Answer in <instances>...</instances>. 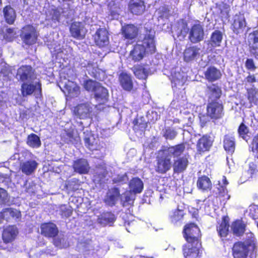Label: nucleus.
Wrapping results in <instances>:
<instances>
[{
	"label": "nucleus",
	"instance_id": "35",
	"mask_svg": "<svg viewBox=\"0 0 258 258\" xmlns=\"http://www.w3.org/2000/svg\"><path fill=\"white\" fill-rule=\"evenodd\" d=\"M197 186L199 189L206 191L211 189L212 184L208 177L203 176L199 178L197 181Z\"/></svg>",
	"mask_w": 258,
	"mask_h": 258
},
{
	"label": "nucleus",
	"instance_id": "62",
	"mask_svg": "<svg viewBox=\"0 0 258 258\" xmlns=\"http://www.w3.org/2000/svg\"><path fill=\"white\" fill-rule=\"evenodd\" d=\"M250 51L251 53L254 56V57L258 59V47L257 46H255L254 45H251L250 42Z\"/></svg>",
	"mask_w": 258,
	"mask_h": 258
},
{
	"label": "nucleus",
	"instance_id": "37",
	"mask_svg": "<svg viewBox=\"0 0 258 258\" xmlns=\"http://www.w3.org/2000/svg\"><path fill=\"white\" fill-rule=\"evenodd\" d=\"M6 21L9 24H13L16 19V13L14 10L10 6H6L3 10Z\"/></svg>",
	"mask_w": 258,
	"mask_h": 258
},
{
	"label": "nucleus",
	"instance_id": "8",
	"mask_svg": "<svg viewBox=\"0 0 258 258\" xmlns=\"http://www.w3.org/2000/svg\"><path fill=\"white\" fill-rule=\"evenodd\" d=\"M183 251L185 258H201L203 253L199 241L188 243L184 246Z\"/></svg>",
	"mask_w": 258,
	"mask_h": 258
},
{
	"label": "nucleus",
	"instance_id": "21",
	"mask_svg": "<svg viewBox=\"0 0 258 258\" xmlns=\"http://www.w3.org/2000/svg\"><path fill=\"white\" fill-rule=\"evenodd\" d=\"M38 163L33 160L26 161L20 164V169L22 172L27 175H31L36 169Z\"/></svg>",
	"mask_w": 258,
	"mask_h": 258
},
{
	"label": "nucleus",
	"instance_id": "33",
	"mask_svg": "<svg viewBox=\"0 0 258 258\" xmlns=\"http://www.w3.org/2000/svg\"><path fill=\"white\" fill-rule=\"evenodd\" d=\"M115 221L114 214L110 212L104 213L98 216L97 221L103 226L112 223Z\"/></svg>",
	"mask_w": 258,
	"mask_h": 258
},
{
	"label": "nucleus",
	"instance_id": "9",
	"mask_svg": "<svg viewBox=\"0 0 258 258\" xmlns=\"http://www.w3.org/2000/svg\"><path fill=\"white\" fill-rule=\"evenodd\" d=\"M184 237L188 242H196L199 240L200 235V230L199 227L194 223H190L185 226L183 230Z\"/></svg>",
	"mask_w": 258,
	"mask_h": 258
},
{
	"label": "nucleus",
	"instance_id": "41",
	"mask_svg": "<svg viewBox=\"0 0 258 258\" xmlns=\"http://www.w3.org/2000/svg\"><path fill=\"white\" fill-rule=\"evenodd\" d=\"M27 143L32 148H38L41 145L40 138L34 134H31L28 136Z\"/></svg>",
	"mask_w": 258,
	"mask_h": 258
},
{
	"label": "nucleus",
	"instance_id": "4",
	"mask_svg": "<svg viewBox=\"0 0 258 258\" xmlns=\"http://www.w3.org/2000/svg\"><path fill=\"white\" fill-rule=\"evenodd\" d=\"M83 86L88 92L94 93V97L99 104H103L108 100V92L107 90L100 85V83L92 80L84 81Z\"/></svg>",
	"mask_w": 258,
	"mask_h": 258
},
{
	"label": "nucleus",
	"instance_id": "31",
	"mask_svg": "<svg viewBox=\"0 0 258 258\" xmlns=\"http://www.w3.org/2000/svg\"><path fill=\"white\" fill-rule=\"evenodd\" d=\"M188 162L185 157L178 158L175 160L173 164V170L175 172H181L187 167Z\"/></svg>",
	"mask_w": 258,
	"mask_h": 258
},
{
	"label": "nucleus",
	"instance_id": "39",
	"mask_svg": "<svg viewBox=\"0 0 258 258\" xmlns=\"http://www.w3.org/2000/svg\"><path fill=\"white\" fill-rule=\"evenodd\" d=\"M224 148L230 153H232L235 149L234 139L232 137L226 136L224 141Z\"/></svg>",
	"mask_w": 258,
	"mask_h": 258
},
{
	"label": "nucleus",
	"instance_id": "14",
	"mask_svg": "<svg viewBox=\"0 0 258 258\" xmlns=\"http://www.w3.org/2000/svg\"><path fill=\"white\" fill-rule=\"evenodd\" d=\"M223 109L222 104L218 102L209 103L207 107V114L212 118H219L223 114Z\"/></svg>",
	"mask_w": 258,
	"mask_h": 258
},
{
	"label": "nucleus",
	"instance_id": "13",
	"mask_svg": "<svg viewBox=\"0 0 258 258\" xmlns=\"http://www.w3.org/2000/svg\"><path fill=\"white\" fill-rule=\"evenodd\" d=\"M204 29L201 24H196L191 27L189 33V39L191 42H199L204 39Z\"/></svg>",
	"mask_w": 258,
	"mask_h": 258
},
{
	"label": "nucleus",
	"instance_id": "23",
	"mask_svg": "<svg viewBox=\"0 0 258 258\" xmlns=\"http://www.w3.org/2000/svg\"><path fill=\"white\" fill-rule=\"evenodd\" d=\"M122 34L125 39H133L138 35V29L134 25H126L122 27Z\"/></svg>",
	"mask_w": 258,
	"mask_h": 258
},
{
	"label": "nucleus",
	"instance_id": "6",
	"mask_svg": "<svg viewBox=\"0 0 258 258\" xmlns=\"http://www.w3.org/2000/svg\"><path fill=\"white\" fill-rule=\"evenodd\" d=\"M21 92L22 95L25 97L35 93L37 97L41 94V84L38 79L25 82L21 86Z\"/></svg>",
	"mask_w": 258,
	"mask_h": 258
},
{
	"label": "nucleus",
	"instance_id": "59",
	"mask_svg": "<svg viewBox=\"0 0 258 258\" xmlns=\"http://www.w3.org/2000/svg\"><path fill=\"white\" fill-rule=\"evenodd\" d=\"M245 66L247 70L252 72L254 71L256 69V66L252 59H247L245 63Z\"/></svg>",
	"mask_w": 258,
	"mask_h": 258
},
{
	"label": "nucleus",
	"instance_id": "3",
	"mask_svg": "<svg viewBox=\"0 0 258 258\" xmlns=\"http://www.w3.org/2000/svg\"><path fill=\"white\" fill-rule=\"evenodd\" d=\"M247 239L243 242L235 243L233 248L235 258H246L249 252L253 253L256 249V241L253 234H247Z\"/></svg>",
	"mask_w": 258,
	"mask_h": 258
},
{
	"label": "nucleus",
	"instance_id": "1",
	"mask_svg": "<svg viewBox=\"0 0 258 258\" xmlns=\"http://www.w3.org/2000/svg\"><path fill=\"white\" fill-rule=\"evenodd\" d=\"M184 149L185 147L183 144H179L163 150L162 154L157 158L156 171L160 173H165L170 170L172 166L171 157L180 156Z\"/></svg>",
	"mask_w": 258,
	"mask_h": 258
},
{
	"label": "nucleus",
	"instance_id": "29",
	"mask_svg": "<svg viewBox=\"0 0 258 258\" xmlns=\"http://www.w3.org/2000/svg\"><path fill=\"white\" fill-rule=\"evenodd\" d=\"M120 85L126 91H131L133 87V81L130 75L122 73L119 77Z\"/></svg>",
	"mask_w": 258,
	"mask_h": 258
},
{
	"label": "nucleus",
	"instance_id": "38",
	"mask_svg": "<svg viewBox=\"0 0 258 258\" xmlns=\"http://www.w3.org/2000/svg\"><path fill=\"white\" fill-rule=\"evenodd\" d=\"M208 93L209 98L212 100L220 98L221 94L220 88L215 84H212L208 87Z\"/></svg>",
	"mask_w": 258,
	"mask_h": 258
},
{
	"label": "nucleus",
	"instance_id": "64",
	"mask_svg": "<svg viewBox=\"0 0 258 258\" xmlns=\"http://www.w3.org/2000/svg\"><path fill=\"white\" fill-rule=\"evenodd\" d=\"M247 82L252 83L256 82V79L254 75H251L249 74V75L245 78Z\"/></svg>",
	"mask_w": 258,
	"mask_h": 258
},
{
	"label": "nucleus",
	"instance_id": "5",
	"mask_svg": "<svg viewBox=\"0 0 258 258\" xmlns=\"http://www.w3.org/2000/svg\"><path fill=\"white\" fill-rule=\"evenodd\" d=\"M59 87L67 97H77L80 93V88L76 83L64 79L59 83Z\"/></svg>",
	"mask_w": 258,
	"mask_h": 258
},
{
	"label": "nucleus",
	"instance_id": "57",
	"mask_svg": "<svg viewBox=\"0 0 258 258\" xmlns=\"http://www.w3.org/2000/svg\"><path fill=\"white\" fill-rule=\"evenodd\" d=\"M249 214L253 219L258 216V206L255 205H251L249 208Z\"/></svg>",
	"mask_w": 258,
	"mask_h": 258
},
{
	"label": "nucleus",
	"instance_id": "43",
	"mask_svg": "<svg viewBox=\"0 0 258 258\" xmlns=\"http://www.w3.org/2000/svg\"><path fill=\"white\" fill-rule=\"evenodd\" d=\"M228 222L226 217L223 218L221 223L217 227V231L221 237H225L228 232Z\"/></svg>",
	"mask_w": 258,
	"mask_h": 258
},
{
	"label": "nucleus",
	"instance_id": "42",
	"mask_svg": "<svg viewBox=\"0 0 258 258\" xmlns=\"http://www.w3.org/2000/svg\"><path fill=\"white\" fill-rule=\"evenodd\" d=\"M183 215V211L182 210H179L177 208L172 210L170 212L169 214V218L171 222L175 223L180 221L182 219Z\"/></svg>",
	"mask_w": 258,
	"mask_h": 258
},
{
	"label": "nucleus",
	"instance_id": "45",
	"mask_svg": "<svg viewBox=\"0 0 258 258\" xmlns=\"http://www.w3.org/2000/svg\"><path fill=\"white\" fill-rule=\"evenodd\" d=\"M256 169V165L254 163H250L249 164V169L247 172H244V175L242 176L240 179V182L241 183L244 182L249 178L251 176V175L254 173Z\"/></svg>",
	"mask_w": 258,
	"mask_h": 258
},
{
	"label": "nucleus",
	"instance_id": "25",
	"mask_svg": "<svg viewBox=\"0 0 258 258\" xmlns=\"http://www.w3.org/2000/svg\"><path fill=\"white\" fill-rule=\"evenodd\" d=\"M129 9L132 13L141 15L144 12L145 6L142 0H132L130 2Z\"/></svg>",
	"mask_w": 258,
	"mask_h": 258
},
{
	"label": "nucleus",
	"instance_id": "20",
	"mask_svg": "<svg viewBox=\"0 0 258 258\" xmlns=\"http://www.w3.org/2000/svg\"><path fill=\"white\" fill-rule=\"evenodd\" d=\"M91 109L90 104L83 103L77 106L74 109V112L80 118H85L88 116Z\"/></svg>",
	"mask_w": 258,
	"mask_h": 258
},
{
	"label": "nucleus",
	"instance_id": "44",
	"mask_svg": "<svg viewBox=\"0 0 258 258\" xmlns=\"http://www.w3.org/2000/svg\"><path fill=\"white\" fill-rule=\"evenodd\" d=\"M133 70L135 75L140 79H145L147 77V72L143 66H135Z\"/></svg>",
	"mask_w": 258,
	"mask_h": 258
},
{
	"label": "nucleus",
	"instance_id": "52",
	"mask_svg": "<svg viewBox=\"0 0 258 258\" xmlns=\"http://www.w3.org/2000/svg\"><path fill=\"white\" fill-rule=\"evenodd\" d=\"M248 43L249 46H250V42L251 45L257 46L258 44V31H254L252 33H251L248 35Z\"/></svg>",
	"mask_w": 258,
	"mask_h": 258
},
{
	"label": "nucleus",
	"instance_id": "51",
	"mask_svg": "<svg viewBox=\"0 0 258 258\" xmlns=\"http://www.w3.org/2000/svg\"><path fill=\"white\" fill-rule=\"evenodd\" d=\"M238 133L239 136L244 140L247 141V134L248 133V129L247 127L243 123H241L238 128Z\"/></svg>",
	"mask_w": 258,
	"mask_h": 258
},
{
	"label": "nucleus",
	"instance_id": "28",
	"mask_svg": "<svg viewBox=\"0 0 258 258\" xmlns=\"http://www.w3.org/2000/svg\"><path fill=\"white\" fill-rule=\"evenodd\" d=\"M60 12L56 9H51L46 13V20L48 22V24L51 26H55L59 22Z\"/></svg>",
	"mask_w": 258,
	"mask_h": 258
},
{
	"label": "nucleus",
	"instance_id": "50",
	"mask_svg": "<svg viewBox=\"0 0 258 258\" xmlns=\"http://www.w3.org/2000/svg\"><path fill=\"white\" fill-rule=\"evenodd\" d=\"M16 30L11 28H7L4 34V38L8 41H12L16 37Z\"/></svg>",
	"mask_w": 258,
	"mask_h": 258
},
{
	"label": "nucleus",
	"instance_id": "24",
	"mask_svg": "<svg viewBox=\"0 0 258 258\" xmlns=\"http://www.w3.org/2000/svg\"><path fill=\"white\" fill-rule=\"evenodd\" d=\"M41 230L42 234L47 237H54L58 233L56 225L52 223H44L41 225Z\"/></svg>",
	"mask_w": 258,
	"mask_h": 258
},
{
	"label": "nucleus",
	"instance_id": "53",
	"mask_svg": "<svg viewBox=\"0 0 258 258\" xmlns=\"http://www.w3.org/2000/svg\"><path fill=\"white\" fill-rule=\"evenodd\" d=\"M60 212L62 216L68 217L70 216L72 213V209L71 206L61 205L60 207Z\"/></svg>",
	"mask_w": 258,
	"mask_h": 258
},
{
	"label": "nucleus",
	"instance_id": "56",
	"mask_svg": "<svg viewBox=\"0 0 258 258\" xmlns=\"http://www.w3.org/2000/svg\"><path fill=\"white\" fill-rule=\"evenodd\" d=\"M9 201L8 195L7 191L0 188V204H6Z\"/></svg>",
	"mask_w": 258,
	"mask_h": 258
},
{
	"label": "nucleus",
	"instance_id": "2",
	"mask_svg": "<svg viewBox=\"0 0 258 258\" xmlns=\"http://www.w3.org/2000/svg\"><path fill=\"white\" fill-rule=\"evenodd\" d=\"M154 36L149 34L145 36L142 41H139L131 50L129 58L134 61L142 60L146 53H152L155 51Z\"/></svg>",
	"mask_w": 258,
	"mask_h": 258
},
{
	"label": "nucleus",
	"instance_id": "32",
	"mask_svg": "<svg viewBox=\"0 0 258 258\" xmlns=\"http://www.w3.org/2000/svg\"><path fill=\"white\" fill-rule=\"evenodd\" d=\"M119 192L117 188H113L109 190L105 199V203L109 205H113L119 197Z\"/></svg>",
	"mask_w": 258,
	"mask_h": 258
},
{
	"label": "nucleus",
	"instance_id": "16",
	"mask_svg": "<svg viewBox=\"0 0 258 258\" xmlns=\"http://www.w3.org/2000/svg\"><path fill=\"white\" fill-rule=\"evenodd\" d=\"M94 40L96 45L99 47L108 45L109 39L106 30L103 28L98 29L94 35Z\"/></svg>",
	"mask_w": 258,
	"mask_h": 258
},
{
	"label": "nucleus",
	"instance_id": "40",
	"mask_svg": "<svg viewBox=\"0 0 258 258\" xmlns=\"http://www.w3.org/2000/svg\"><path fill=\"white\" fill-rule=\"evenodd\" d=\"M233 233L237 236L241 235L244 231L245 225L240 220L236 221L232 224Z\"/></svg>",
	"mask_w": 258,
	"mask_h": 258
},
{
	"label": "nucleus",
	"instance_id": "55",
	"mask_svg": "<svg viewBox=\"0 0 258 258\" xmlns=\"http://www.w3.org/2000/svg\"><path fill=\"white\" fill-rule=\"evenodd\" d=\"M177 133L173 128H168L164 132V137L169 140L173 139L176 136Z\"/></svg>",
	"mask_w": 258,
	"mask_h": 258
},
{
	"label": "nucleus",
	"instance_id": "19",
	"mask_svg": "<svg viewBox=\"0 0 258 258\" xmlns=\"http://www.w3.org/2000/svg\"><path fill=\"white\" fill-rule=\"evenodd\" d=\"M200 54V48L196 46H192L187 48L183 53L184 60L186 62L191 61L197 59Z\"/></svg>",
	"mask_w": 258,
	"mask_h": 258
},
{
	"label": "nucleus",
	"instance_id": "49",
	"mask_svg": "<svg viewBox=\"0 0 258 258\" xmlns=\"http://www.w3.org/2000/svg\"><path fill=\"white\" fill-rule=\"evenodd\" d=\"M188 31L187 24L183 21L178 23V30L177 33L183 37L185 36Z\"/></svg>",
	"mask_w": 258,
	"mask_h": 258
},
{
	"label": "nucleus",
	"instance_id": "60",
	"mask_svg": "<svg viewBox=\"0 0 258 258\" xmlns=\"http://www.w3.org/2000/svg\"><path fill=\"white\" fill-rule=\"evenodd\" d=\"M251 148L253 153H258V136H256L253 138Z\"/></svg>",
	"mask_w": 258,
	"mask_h": 258
},
{
	"label": "nucleus",
	"instance_id": "22",
	"mask_svg": "<svg viewBox=\"0 0 258 258\" xmlns=\"http://www.w3.org/2000/svg\"><path fill=\"white\" fill-rule=\"evenodd\" d=\"M246 26L244 16L242 14L236 15L234 17L232 29L234 33L238 34Z\"/></svg>",
	"mask_w": 258,
	"mask_h": 258
},
{
	"label": "nucleus",
	"instance_id": "11",
	"mask_svg": "<svg viewBox=\"0 0 258 258\" xmlns=\"http://www.w3.org/2000/svg\"><path fill=\"white\" fill-rule=\"evenodd\" d=\"M37 36V33L33 26L27 25L23 27L21 36L25 44L32 45L35 43Z\"/></svg>",
	"mask_w": 258,
	"mask_h": 258
},
{
	"label": "nucleus",
	"instance_id": "10",
	"mask_svg": "<svg viewBox=\"0 0 258 258\" xmlns=\"http://www.w3.org/2000/svg\"><path fill=\"white\" fill-rule=\"evenodd\" d=\"M84 142L85 146L90 150H100L103 147V143L99 141V139L97 136L86 130L84 132Z\"/></svg>",
	"mask_w": 258,
	"mask_h": 258
},
{
	"label": "nucleus",
	"instance_id": "48",
	"mask_svg": "<svg viewBox=\"0 0 258 258\" xmlns=\"http://www.w3.org/2000/svg\"><path fill=\"white\" fill-rule=\"evenodd\" d=\"M54 244L60 248H66L69 246V244L67 241L66 238L64 236L58 237L54 239Z\"/></svg>",
	"mask_w": 258,
	"mask_h": 258
},
{
	"label": "nucleus",
	"instance_id": "30",
	"mask_svg": "<svg viewBox=\"0 0 258 258\" xmlns=\"http://www.w3.org/2000/svg\"><path fill=\"white\" fill-rule=\"evenodd\" d=\"M205 77L209 81L213 82L219 79L222 74L221 71L214 67L208 68L205 73Z\"/></svg>",
	"mask_w": 258,
	"mask_h": 258
},
{
	"label": "nucleus",
	"instance_id": "61",
	"mask_svg": "<svg viewBox=\"0 0 258 258\" xmlns=\"http://www.w3.org/2000/svg\"><path fill=\"white\" fill-rule=\"evenodd\" d=\"M87 70L91 75L95 78L97 77L98 70V69L95 68L94 67L92 68V64H88V66L87 67Z\"/></svg>",
	"mask_w": 258,
	"mask_h": 258
},
{
	"label": "nucleus",
	"instance_id": "54",
	"mask_svg": "<svg viewBox=\"0 0 258 258\" xmlns=\"http://www.w3.org/2000/svg\"><path fill=\"white\" fill-rule=\"evenodd\" d=\"M200 203H202V201H199L198 204H200ZM202 203H203L204 206V207H201L200 209H202V208H204L205 213L209 214L211 211L212 206L213 205L212 201L210 200H205L202 202Z\"/></svg>",
	"mask_w": 258,
	"mask_h": 258
},
{
	"label": "nucleus",
	"instance_id": "46",
	"mask_svg": "<svg viewBox=\"0 0 258 258\" xmlns=\"http://www.w3.org/2000/svg\"><path fill=\"white\" fill-rule=\"evenodd\" d=\"M156 13L160 18L168 19L171 15L170 10L165 6L160 7L157 11Z\"/></svg>",
	"mask_w": 258,
	"mask_h": 258
},
{
	"label": "nucleus",
	"instance_id": "26",
	"mask_svg": "<svg viewBox=\"0 0 258 258\" xmlns=\"http://www.w3.org/2000/svg\"><path fill=\"white\" fill-rule=\"evenodd\" d=\"M75 172L80 174L87 173L89 170V166L86 160L81 159L75 161L73 164Z\"/></svg>",
	"mask_w": 258,
	"mask_h": 258
},
{
	"label": "nucleus",
	"instance_id": "12",
	"mask_svg": "<svg viewBox=\"0 0 258 258\" xmlns=\"http://www.w3.org/2000/svg\"><path fill=\"white\" fill-rule=\"evenodd\" d=\"M17 76L19 77L20 80L24 82L38 79L32 68L28 66L20 68L18 70Z\"/></svg>",
	"mask_w": 258,
	"mask_h": 258
},
{
	"label": "nucleus",
	"instance_id": "36",
	"mask_svg": "<svg viewBox=\"0 0 258 258\" xmlns=\"http://www.w3.org/2000/svg\"><path fill=\"white\" fill-rule=\"evenodd\" d=\"M223 39V33L219 30H215L211 36L210 43L213 47H218Z\"/></svg>",
	"mask_w": 258,
	"mask_h": 258
},
{
	"label": "nucleus",
	"instance_id": "58",
	"mask_svg": "<svg viewBox=\"0 0 258 258\" xmlns=\"http://www.w3.org/2000/svg\"><path fill=\"white\" fill-rule=\"evenodd\" d=\"M99 168L97 169V173H99V174L98 176H95L94 180L95 181H99L101 183L104 182L103 177H105L106 170L105 169H103L102 171H99Z\"/></svg>",
	"mask_w": 258,
	"mask_h": 258
},
{
	"label": "nucleus",
	"instance_id": "63",
	"mask_svg": "<svg viewBox=\"0 0 258 258\" xmlns=\"http://www.w3.org/2000/svg\"><path fill=\"white\" fill-rule=\"evenodd\" d=\"M222 190L220 191V195L224 198V200H229L230 196L227 194V190L225 187L222 186Z\"/></svg>",
	"mask_w": 258,
	"mask_h": 258
},
{
	"label": "nucleus",
	"instance_id": "34",
	"mask_svg": "<svg viewBox=\"0 0 258 258\" xmlns=\"http://www.w3.org/2000/svg\"><path fill=\"white\" fill-rule=\"evenodd\" d=\"M1 215L2 219H4L8 221L11 218L18 219L21 216V213L17 210L9 208L5 209L1 213Z\"/></svg>",
	"mask_w": 258,
	"mask_h": 258
},
{
	"label": "nucleus",
	"instance_id": "17",
	"mask_svg": "<svg viewBox=\"0 0 258 258\" xmlns=\"http://www.w3.org/2000/svg\"><path fill=\"white\" fill-rule=\"evenodd\" d=\"M18 234V230L15 226H9L4 228L3 239L5 243L12 242Z\"/></svg>",
	"mask_w": 258,
	"mask_h": 258
},
{
	"label": "nucleus",
	"instance_id": "27",
	"mask_svg": "<svg viewBox=\"0 0 258 258\" xmlns=\"http://www.w3.org/2000/svg\"><path fill=\"white\" fill-rule=\"evenodd\" d=\"M213 140L208 136H204L199 139L197 144V150L199 152L208 151L211 147Z\"/></svg>",
	"mask_w": 258,
	"mask_h": 258
},
{
	"label": "nucleus",
	"instance_id": "7",
	"mask_svg": "<svg viewBox=\"0 0 258 258\" xmlns=\"http://www.w3.org/2000/svg\"><path fill=\"white\" fill-rule=\"evenodd\" d=\"M143 183L140 178H133L129 183L130 191L129 192H126L124 196L121 197V199L123 200L124 198L125 202H126L133 201L134 200V197L132 193L136 194L141 192L143 189Z\"/></svg>",
	"mask_w": 258,
	"mask_h": 258
},
{
	"label": "nucleus",
	"instance_id": "18",
	"mask_svg": "<svg viewBox=\"0 0 258 258\" xmlns=\"http://www.w3.org/2000/svg\"><path fill=\"white\" fill-rule=\"evenodd\" d=\"M61 138L66 143H76L80 141V137L77 132L74 128L64 130L61 135Z\"/></svg>",
	"mask_w": 258,
	"mask_h": 258
},
{
	"label": "nucleus",
	"instance_id": "15",
	"mask_svg": "<svg viewBox=\"0 0 258 258\" xmlns=\"http://www.w3.org/2000/svg\"><path fill=\"white\" fill-rule=\"evenodd\" d=\"M70 30L72 36L78 39H83L87 32L84 24L80 22L72 23Z\"/></svg>",
	"mask_w": 258,
	"mask_h": 258
},
{
	"label": "nucleus",
	"instance_id": "47",
	"mask_svg": "<svg viewBox=\"0 0 258 258\" xmlns=\"http://www.w3.org/2000/svg\"><path fill=\"white\" fill-rule=\"evenodd\" d=\"M47 45L51 53H53L54 54H56L57 57L62 58L63 50L61 49L59 45H57L56 43L51 44H47Z\"/></svg>",
	"mask_w": 258,
	"mask_h": 258
}]
</instances>
